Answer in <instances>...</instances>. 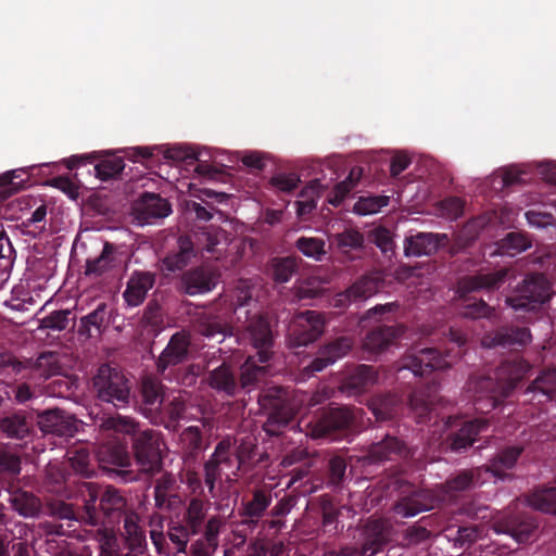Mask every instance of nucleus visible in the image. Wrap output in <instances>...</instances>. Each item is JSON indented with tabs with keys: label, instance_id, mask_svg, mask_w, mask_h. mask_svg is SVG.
<instances>
[{
	"label": "nucleus",
	"instance_id": "nucleus-60",
	"mask_svg": "<svg viewBox=\"0 0 556 556\" xmlns=\"http://www.w3.org/2000/svg\"><path fill=\"white\" fill-rule=\"evenodd\" d=\"M23 169H15L0 176V203L24 188L25 180L21 178Z\"/></svg>",
	"mask_w": 556,
	"mask_h": 556
},
{
	"label": "nucleus",
	"instance_id": "nucleus-59",
	"mask_svg": "<svg viewBox=\"0 0 556 556\" xmlns=\"http://www.w3.org/2000/svg\"><path fill=\"white\" fill-rule=\"evenodd\" d=\"M124 530L128 546L132 552L142 553L147 546V540L144 531L134 520L132 517L126 516L124 519Z\"/></svg>",
	"mask_w": 556,
	"mask_h": 556
},
{
	"label": "nucleus",
	"instance_id": "nucleus-3",
	"mask_svg": "<svg viewBox=\"0 0 556 556\" xmlns=\"http://www.w3.org/2000/svg\"><path fill=\"white\" fill-rule=\"evenodd\" d=\"M528 365L522 361L505 362L491 376H471L467 389L472 393V400L478 410L490 412L500 405L504 399L516 389L528 372Z\"/></svg>",
	"mask_w": 556,
	"mask_h": 556
},
{
	"label": "nucleus",
	"instance_id": "nucleus-47",
	"mask_svg": "<svg viewBox=\"0 0 556 556\" xmlns=\"http://www.w3.org/2000/svg\"><path fill=\"white\" fill-rule=\"evenodd\" d=\"M527 392L548 400H556V368L543 370L527 388Z\"/></svg>",
	"mask_w": 556,
	"mask_h": 556
},
{
	"label": "nucleus",
	"instance_id": "nucleus-44",
	"mask_svg": "<svg viewBox=\"0 0 556 556\" xmlns=\"http://www.w3.org/2000/svg\"><path fill=\"white\" fill-rule=\"evenodd\" d=\"M33 421L24 413H13L0 419V430L11 439L22 440L31 430Z\"/></svg>",
	"mask_w": 556,
	"mask_h": 556
},
{
	"label": "nucleus",
	"instance_id": "nucleus-4",
	"mask_svg": "<svg viewBox=\"0 0 556 556\" xmlns=\"http://www.w3.org/2000/svg\"><path fill=\"white\" fill-rule=\"evenodd\" d=\"M242 336L256 351L240 367L239 391L250 392L267 375V364L273 355L274 338L270 324L264 316L254 315L247 319Z\"/></svg>",
	"mask_w": 556,
	"mask_h": 556
},
{
	"label": "nucleus",
	"instance_id": "nucleus-37",
	"mask_svg": "<svg viewBox=\"0 0 556 556\" xmlns=\"http://www.w3.org/2000/svg\"><path fill=\"white\" fill-rule=\"evenodd\" d=\"M400 334L401 330L395 326L378 325L367 332L364 339V348L374 353L382 352Z\"/></svg>",
	"mask_w": 556,
	"mask_h": 556
},
{
	"label": "nucleus",
	"instance_id": "nucleus-26",
	"mask_svg": "<svg viewBox=\"0 0 556 556\" xmlns=\"http://www.w3.org/2000/svg\"><path fill=\"white\" fill-rule=\"evenodd\" d=\"M206 382L210 388L226 396H236L239 392V382L233 367L223 362L207 371Z\"/></svg>",
	"mask_w": 556,
	"mask_h": 556
},
{
	"label": "nucleus",
	"instance_id": "nucleus-24",
	"mask_svg": "<svg viewBox=\"0 0 556 556\" xmlns=\"http://www.w3.org/2000/svg\"><path fill=\"white\" fill-rule=\"evenodd\" d=\"M535 520L527 515L509 516L503 521L495 522L493 529L496 533H505L518 543L528 542L536 530Z\"/></svg>",
	"mask_w": 556,
	"mask_h": 556
},
{
	"label": "nucleus",
	"instance_id": "nucleus-48",
	"mask_svg": "<svg viewBox=\"0 0 556 556\" xmlns=\"http://www.w3.org/2000/svg\"><path fill=\"white\" fill-rule=\"evenodd\" d=\"M230 330V327L217 316L203 317L197 325L198 333L216 342H223L231 334Z\"/></svg>",
	"mask_w": 556,
	"mask_h": 556
},
{
	"label": "nucleus",
	"instance_id": "nucleus-49",
	"mask_svg": "<svg viewBox=\"0 0 556 556\" xmlns=\"http://www.w3.org/2000/svg\"><path fill=\"white\" fill-rule=\"evenodd\" d=\"M530 247L531 242L525 233L511 231L496 242L495 254L515 256Z\"/></svg>",
	"mask_w": 556,
	"mask_h": 556
},
{
	"label": "nucleus",
	"instance_id": "nucleus-13",
	"mask_svg": "<svg viewBox=\"0 0 556 556\" xmlns=\"http://www.w3.org/2000/svg\"><path fill=\"white\" fill-rule=\"evenodd\" d=\"M452 350L446 351L443 355L435 348H425L414 350L405 354L399 367V371L404 369L410 370L414 376L422 377L437 369H445L452 366L453 358L460 356V351L452 356Z\"/></svg>",
	"mask_w": 556,
	"mask_h": 556
},
{
	"label": "nucleus",
	"instance_id": "nucleus-58",
	"mask_svg": "<svg viewBox=\"0 0 556 556\" xmlns=\"http://www.w3.org/2000/svg\"><path fill=\"white\" fill-rule=\"evenodd\" d=\"M362 173L363 169L361 167H353L349 176L343 181L334 186L328 198V202L336 207L339 206L350 191L355 187L362 176Z\"/></svg>",
	"mask_w": 556,
	"mask_h": 556
},
{
	"label": "nucleus",
	"instance_id": "nucleus-27",
	"mask_svg": "<svg viewBox=\"0 0 556 556\" xmlns=\"http://www.w3.org/2000/svg\"><path fill=\"white\" fill-rule=\"evenodd\" d=\"M155 283V275L151 271L135 270L127 281L123 298L128 306L136 307L142 304L149 290Z\"/></svg>",
	"mask_w": 556,
	"mask_h": 556
},
{
	"label": "nucleus",
	"instance_id": "nucleus-29",
	"mask_svg": "<svg viewBox=\"0 0 556 556\" xmlns=\"http://www.w3.org/2000/svg\"><path fill=\"white\" fill-rule=\"evenodd\" d=\"M186 403L181 396L165 399L161 408L154 413L151 420L163 425L166 429L176 431L185 418Z\"/></svg>",
	"mask_w": 556,
	"mask_h": 556
},
{
	"label": "nucleus",
	"instance_id": "nucleus-11",
	"mask_svg": "<svg viewBox=\"0 0 556 556\" xmlns=\"http://www.w3.org/2000/svg\"><path fill=\"white\" fill-rule=\"evenodd\" d=\"M250 448L242 444L238 455H235L229 439H223L216 444L213 454L203 464L204 483L211 497H216V482L222 478L224 470L232 468L237 460L250 458Z\"/></svg>",
	"mask_w": 556,
	"mask_h": 556
},
{
	"label": "nucleus",
	"instance_id": "nucleus-7",
	"mask_svg": "<svg viewBox=\"0 0 556 556\" xmlns=\"http://www.w3.org/2000/svg\"><path fill=\"white\" fill-rule=\"evenodd\" d=\"M362 413L351 406L329 407L309 422L308 433L313 439L342 440L354 430Z\"/></svg>",
	"mask_w": 556,
	"mask_h": 556
},
{
	"label": "nucleus",
	"instance_id": "nucleus-42",
	"mask_svg": "<svg viewBox=\"0 0 556 556\" xmlns=\"http://www.w3.org/2000/svg\"><path fill=\"white\" fill-rule=\"evenodd\" d=\"M104 453L105 456H102L101 460L119 467V469L117 470V475L121 477L123 482L127 483L137 481L139 479V472H136L131 469H127V467L130 465V458L125 447H106Z\"/></svg>",
	"mask_w": 556,
	"mask_h": 556
},
{
	"label": "nucleus",
	"instance_id": "nucleus-35",
	"mask_svg": "<svg viewBox=\"0 0 556 556\" xmlns=\"http://www.w3.org/2000/svg\"><path fill=\"white\" fill-rule=\"evenodd\" d=\"M302 260L288 255L273 257L267 267V273L275 283H287L300 270Z\"/></svg>",
	"mask_w": 556,
	"mask_h": 556
},
{
	"label": "nucleus",
	"instance_id": "nucleus-56",
	"mask_svg": "<svg viewBox=\"0 0 556 556\" xmlns=\"http://www.w3.org/2000/svg\"><path fill=\"white\" fill-rule=\"evenodd\" d=\"M295 248L306 257L321 262L327 255L326 242L321 238L300 237L295 241Z\"/></svg>",
	"mask_w": 556,
	"mask_h": 556
},
{
	"label": "nucleus",
	"instance_id": "nucleus-62",
	"mask_svg": "<svg viewBox=\"0 0 556 556\" xmlns=\"http://www.w3.org/2000/svg\"><path fill=\"white\" fill-rule=\"evenodd\" d=\"M390 198L387 195L361 197L354 204V213L358 215H370L378 213L382 207L389 204Z\"/></svg>",
	"mask_w": 556,
	"mask_h": 556
},
{
	"label": "nucleus",
	"instance_id": "nucleus-16",
	"mask_svg": "<svg viewBox=\"0 0 556 556\" xmlns=\"http://www.w3.org/2000/svg\"><path fill=\"white\" fill-rule=\"evenodd\" d=\"M190 336L186 331L175 332L156 361V369L166 378V370L184 364L189 357Z\"/></svg>",
	"mask_w": 556,
	"mask_h": 556
},
{
	"label": "nucleus",
	"instance_id": "nucleus-21",
	"mask_svg": "<svg viewBox=\"0 0 556 556\" xmlns=\"http://www.w3.org/2000/svg\"><path fill=\"white\" fill-rule=\"evenodd\" d=\"M408 455L406 444L396 437L387 434L381 441L369 445L364 459L369 464L395 462Z\"/></svg>",
	"mask_w": 556,
	"mask_h": 556
},
{
	"label": "nucleus",
	"instance_id": "nucleus-46",
	"mask_svg": "<svg viewBox=\"0 0 556 556\" xmlns=\"http://www.w3.org/2000/svg\"><path fill=\"white\" fill-rule=\"evenodd\" d=\"M324 186L319 179L312 180L304 189L300 192V200L295 202L296 213L301 218L308 216L317 205Z\"/></svg>",
	"mask_w": 556,
	"mask_h": 556
},
{
	"label": "nucleus",
	"instance_id": "nucleus-52",
	"mask_svg": "<svg viewBox=\"0 0 556 556\" xmlns=\"http://www.w3.org/2000/svg\"><path fill=\"white\" fill-rule=\"evenodd\" d=\"M271 504V495L263 490H255L250 501H242L239 516L262 518Z\"/></svg>",
	"mask_w": 556,
	"mask_h": 556
},
{
	"label": "nucleus",
	"instance_id": "nucleus-53",
	"mask_svg": "<svg viewBox=\"0 0 556 556\" xmlns=\"http://www.w3.org/2000/svg\"><path fill=\"white\" fill-rule=\"evenodd\" d=\"M10 503L12 507L24 517H35L41 509L39 497L26 491L14 493L10 498Z\"/></svg>",
	"mask_w": 556,
	"mask_h": 556
},
{
	"label": "nucleus",
	"instance_id": "nucleus-9",
	"mask_svg": "<svg viewBox=\"0 0 556 556\" xmlns=\"http://www.w3.org/2000/svg\"><path fill=\"white\" fill-rule=\"evenodd\" d=\"M400 491L399 498L393 505L395 515L412 518L420 513L437 508L443 503V496L434 489L417 488L405 480H396Z\"/></svg>",
	"mask_w": 556,
	"mask_h": 556
},
{
	"label": "nucleus",
	"instance_id": "nucleus-36",
	"mask_svg": "<svg viewBox=\"0 0 556 556\" xmlns=\"http://www.w3.org/2000/svg\"><path fill=\"white\" fill-rule=\"evenodd\" d=\"M38 425L42 432L66 435L74 430L73 422L61 409H48L38 414Z\"/></svg>",
	"mask_w": 556,
	"mask_h": 556
},
{
	"label": "nucleus",
	"instance_id": "nucleus-57",
	"mask_svg": "<svg viewBox=\"0 0 556 556\" xmlns=\"http://www.w3.org/2000/svg\"><path fill=\"white\" fill-rule=\"evenodd\" d=\"M325 288L323 281L318 277H307L296 282L293 288L294 298L301 302L323 296Z\"/></svg>",
	"mask_w": 556,
	"mask_h": 556
},
{
	"label": "nucleus",
	"instance_id": "nucleus-61",
	"mask_svg": "<svg viewBox=\"0 0 556 556\" xmlns=\"http://www.w3.org/2000/svg\"><path fill=\"white\" fill-rule=\"evenodd\" d=\"M125 163L123 157L112 156L102 160L98 164L94 165L96 176L103 180L108 181L117 177L124 169Z\"/></svg>",
	"mask_w": 556,
	"mask_h": 556
},
{
	"label": "nucleus",
	"instance_id": "nucleus-32",
	"mask_svg": "<svg viewBox=\"0 0 556 556\" xmlns=\"http://www.w3.org/2000/svg\"><path fill=\"white\" fill-rule=\"evenodd\" d=\"M368 408L378 421L393 419L402 406V399L395 393H379L370 397Z\"/></svg>",
	"mask_w": 556,
	"mask_h": 556
},
{
	"label": "nucleus",
	"instance_id": "nucleus-23",
	"mask_svg": "<svg viewBox=\"0 0 556 556\" xmlns=\"http://www.w3.org/2000/svg\"><path fill=\"white\" fill-rule=\"evenodd\" d=\"M378 380L377 371L370 365H358L351 369L342 380L340 390L348 396H354L365 392Z\"/></svg>",
	"mask_w": 556,
	"mask_h": 556
},
{
	"label": "nucleus",
	"instance_id": "nucleus-39",
	"mask_svg": "<svg viewBox=\"0 0 556 556\" xmlns=\"http://www.w3.org/2000/svg\"><path fill=\"white\" fill-rule=\"evenodd\" d=\"M109 324V312L105 303H100L91 313L80 318L78 333L87 338L100 336Z\"/></svg>",
	"mask_w": 556,
	"mask_h": 556
},
{
	"label": "nucleus",
	"instance_id": "nucleus-1",
	"mask_svg": "<svg viewBox=\"0 0 556 556\" xmlns=\"http://www.w3.org/2000/svg\"><path fill=\"white\" fill-rule=\"evenodd\" d=\"M184 506L182 513L169 518L166 535L163 531L151 530L150 538L159 553L167 556L186 554L190 539L202 531L207 515L206 502L193 496Z\"/></svg>",
	"mask_w": 556,
	"mask_h": 556
},
{
	"label": "nucleus",
	"instance_id": "nucleus-31",
	"mask_svg": "<svg viewBox=\"0 0 556 556\" xmlns=\"http://www.w3.org/2000/svg\"><path fill=\"white\" fill-rule=\"evenodd\" d=\"M195 256L194 243L190 236L182 235L177 239V247L164 258L163 265L169 271L180 270Z\"/></svg>",
	"mask_w": 556,
	"mask_h": 556
},
{
	"label": "nucleus",
	"instance_id": "nucleus-50",
	"mask_svg": "<svg viewBox=\"0 0 556 556\" xmlns=\"http://www.w3.org/2000/svg\"><path fill=\"white\" fill-rule=\"evenodd\" d=\"M495 215L491 212H485L471 219H469L459 232V241L462 245H470L480 235V232L493 223Z\"/></svg>",
	"mask_w": 556,
	"mask_h": 556
},
{
	"label": "nucleus",
	"instance_id": "nucleus-10",
	"mask_svg": "<svg viewBox=\"0 0 556 556\" xmlns=\"http://www.w3.org/2000/svg\"><path fill=\"white\" fill-rule=\"evenodd\" d=\"M92 389L99 401L115 407H124L129 403L130 382L118 369L108 364L101 365L92 378Z\"/></svg>",
	"mask_w": 556,
	"mask_h": 556
},
{
	"label": "nucleus",
	"instance_id": "nucleus-2",
	"mask_svg": "<svg viewBox=\"0 0 556 556\" xmlns=\"http://www.w3.org/2000/svg\"><path fill=\"white\" fill-rule=\"evenodd\" d=\"M104 426L106 429L131 437L132 453L141 473L151 478L162 470V446H165V443L161 432L150 428L141 429L134 418L122 415L108 418Z\"/></svg>",
	"mask_w": 556,
	"mask_h": 556
},
{
	"label": "nucleus",
	"instance_id": "nucleus-41",
	"mask_svg": "<svg viewBox=\"0 0 556 556\" xmlns=\"http://www.w3.org/2000/svg\"><path fill=\"white\" fill-rule=\"evenodd\" d=\"M444 535L452 541L455 547L468 548L484 535V528L478 525L460 526L454 528L448 526L444 529Z\"/></svg>",
	"mask_w": 556,
	"mask_h": 556
},
{
	"label": "nucleus",
	"instance_id": "nucleus-63",
	"mask_svg": "<svg viewBox=\"0 0 556 556\" xmlns=\"http://www.w3.org/2000/svg\"><path fill=\"white\" fill-rule=\"evenodd\" d=\"M253 300V287L250 280L240 279L231 294V305L233 306L235 314L239 316L240 311L248 306Z\"/></svg>",
	"mask_w": 556,
	"mask_h": 556
},
{
	"label": "nucleus",
	"instance_id": "nucleus-25",
	"mask_svg": "<svg viewBox=\"0 0 556 556\" xmlns=\"http://www.w3.org/2000/svg\"><path fill=\"white\" fill-rule=\"evenodd\" d=\"M119 265L117 247L109 241L104 242L101 253L92 258H87L85 275L100 278L111 275Z\"/></svg>",
	"mask_w": 556,
	"mask_h": 556
},
{
	"label": "nucleus",
	"instance_id": "nucleus-12",
	"mask_svg": "<svg viewBox=\"0 0 556 556\" xmlns=\"http://www.w3.org/2000/svg\"><path fill=\"white\" fill-rule=\"evenodd\" d=\"M89 497L85 500L84 511L80 515L83 521L91 526H98L103 522L102 517H112L119 515L126 505L124 496L113 486H106L100 496L99 508L97 507L98 490L91 484H87Z\"/></svg>",
	"mask_w": 556,
	"mask_h": 556
},
{
	"label": "nucleus",
	"instance_id": "nucleus-30",
	"mask_svg": "<svg viewBox=\"0 0 556 556\" xmlns=\"http://www.w3.org/2000/svg\"><path fill=\"white\" fill-rule=\"evenodd\" d=\"M488 426V421L481 418L464 421L462 427L448 438L451 450L459 453L471 446L479 433L484 431Z\"/></svg>",
	"mask_w": 556,
	"mask_h": 556
},
{
	"label": "nucleus",
	"instance_id": "nucleus-54",
	"mask_svg": "<svg viewBox=\"0 0 556 556\" xmlns=\"http://www.w3.org/2000/svg\"><path fill=\"white\" fill-rule=\"evenodd\" d=\"M180 441L187 459L195 460L204 448L202 431L198 426L186 428L180 434Z\"/></svg>",
	"mask_w": 556,
	"mask_h": 556
},
{
	"label": "nucleus",
	"instance_id": "nucleus-14",
	"mask_svg": "<svg viewBox=\"0 0 556 556\" xmlns=\"http://www.w3.org/2000/svg\"><path fill=\"white\" fill-rule=\"evenodd\" d=\"M326 323V315L321 312H301L289 327V345L296 349L315 342L324 333Z\"/></svg>",
	"mask_w": 556,
	"mask_h": 556
},
{
	"label": "nucleus",
	"instance_id": "nucleus-43",
	"mask_svg": "<svg viewBox=\"0 0 556 556\" xmlns=\"http://www.w3.org/2000/svg\"><path fill=\"white\" fill-rule=\"evenodd\" d=\"M319 508L321 515V529L325 534L332 538L343 530L344 525L339 520L340 509L334 505L328 495L319 498Z\"/></svg>",
	"mask_w": 556,
	"mask_h": 556
},
{
	"label": "nucleus",
	"instance_id": "nucleus-38",
	"mask_svg": "<svg viewBox=\"0 0 556 556\" xmlns=\"http://www.w3.org/2000/svg\"><path fill=\"white\" fill-rule=\"evenodd\" d=\"M531 338L529 328L507 326L496 330L489 345H500L503 348L525 346L530 343Z\"/></svg>",
	"mask_w": 556,
	"mask_h": 556
},
{
	"label": "nucleus",
	"instance_id": "nucleus-18",
	"mask_svg": "<svg viewBox=\"0 0 556 556\" xmlns=\"http://www.w3.org/2000/svg\"><path fill=\"white\" fill-rule=\"evenodd\" d=\"M392 527L384 519H368L363 529L361 556H375L390 541Z\"/></svg>",
	"mask_w": 556,
	"mask_h": 556
},
{
	"label": "nucleus",
	"instance_id": "nucleus-22",
	"mask_svg": "<svg viewBox=\"0 0 556 556\" xmlns=\"http://www.w3.org/2000/svg\"><path fill=\"white\" fill-rule=\"evenodd\" d=\"M439 400L438 386L434 382L412 392L409 395V407L418 424L431 420Z\"/></svg>",
	"mask_w": 556,
	"mask_h": 556
},
{
	"label": "nucleus",
	"instance_id": "nucleus-15",
	"mask_svg": "<svg viewBox=\"0 0 556 556\" xmlns=\"http://www.w3.org/2000/svg\"><path fill=\"white\" fill-rule=\"evenodd\" d=\"M180 490L181 488L173 473L161 475L153 485L154 507L164 513L180 510L186 503Z\"/></svg>",
	"mask_w": 556,
	"mask_h": 556
},
{
	"label": "nucleus",
	"instance_id": "nucleus-6",
	"mask_svg": "<svg viewBox=\"0 0 556 556\" xmlns=\"http://www.w3.org/2000/svg\"><path fill=\"white\" fill-rule=\"evenodd\" d=\"M554 296L552 281L543 273H528L505 303L515 311L539 312Z\"/></svg>",
	"mask_w": 556,
	"mask_h": 556
},
{
	"label": "nucleus",
	"instance_id": "nucleus-17",
	"mask_svg": "<svg viewBox=\"0 0 556 556\" xmlns=\"http://www.w3.org/2000/svg\"><path fill=\"white\" fill-rule=\"evenodd\" d=\"M448 242L446 233L420 231L405 238L404 252L406 256H430L445 248Z\"/></svg>",
	"mask_w": 556,
	"mask_h": 556
},
{
	"label": "nucleus",
	"instance_id": "nucleus-19",
	"mask_svg": "<svg viewBox=\"0 0 556 556\" xmlns=\"http://www.w3.org/2000/svg\"><path fill=\"white\" fill-rule=\"evenodd\" d=\"M216 286L215 274L203 266L184 271L177 282V290L187 295H199L212 291Z\"/></svg>",
	"mask_w": 556,
	"mask_h": 556
},
{
	"label": "nucleus",
	"instance_id": "nucleus-34",
	"mask_svg": "<svg viewBox=\"0 0 556 556\" xmlns=\"http://www.w3.org/2000/svg\"><path fill=\"white\" fill-rule=\"evenodd\" d=\"M479 468L471 470H462L455 476L450 477L444 483L438 485L434 490L443 496V502L447 497L454 496L458 492L470 490L476 485L479 478Z\"/></svg>",
	"mask_w": 556,
	"mask_h": 556
},
{
	"label": "nucleus",
	"instance_id": "nucleus-20",
	"mask_svg": "<svg viewBox=\"0 0 556 556\" xmlns=\"http://www.w3.org/2000/svg\"><path fill=\"white\" fill-rule=\"evenodd\" d=\"M172 212L170 203L160 194L144 192L134 204V213L141 224H152Z\"/></svg>",
	"mask_w": 556,
	"mask_h": 556
},
{
	"label": "nucleus",
	"instance_id": "nucleus-40",
	"mask_svg": "<svg viewBox=\"0 0 556 556\" xmlns=\"http://www.w3.org/2000/svg\"><path fill=\"white\" fill-rule=\"evenodd\" d=\"M141 393L143 400V413L147 417L151 418L157 412L164 400V392L162 383L152 378L146 377L141 383Z\"/></svg>",
	"mask_w": 556,
	"mask_h": 556
},
{
	"label": "nucleus",
	"instance_id": "nucleus-8",
	"mask_svg": "<svg viewBox=\"0 0 556 556\" xmlns=\"http://www.w3.org/2000/svg\"><path fill=\"white\" fill-rule=\"evenodd\" d=\"M258 403L267 414L264 430L269 435H279L298 412V403L292 397V392L283 387L268 388L260 394Z\"/></svg>",
	"mask_w": 556,
	"mask_h": 556
},
{
	"label": "nucleus",
	"instance_id": "nucleus-55",
	"mask_svg": "<svg viewBox=\"0 0 556 556\" xmlns=\"http://www.w3.org/2000/svg\"><path fill=\"white\" fill-rule=\"evenodd\" d=\"M71 467L84 477H90L93 473L91 465V454L87 446H73L66 452Z\"/></svg>",
	"mask_w": 556,
	"mask_h": 556
},
{
	"label": "nucleus",
	"instance_id": "nucleus-64",
	"mask_svg": "<svg viewBox=\"0 0 556 556\" xmlns=\"http://www.w3.org/2000/svg\"><path fill=\"white\" fill-rule=\"evenodd\" d=\"M71 309L54 311L40 320V328L52 331H63L68 327L71 319H74Z\"/></svg>",
	"mask_w": 556,
	"mask_h": 556
},
{
	"label": "nucleus",
	"instance_id": "nucleus-45",
	"mask_svg": "<svg viewBox=\"0 0 556 556\" xmlns=\"http://www.w3.org/2000/svg\"><path fill=\"white\" fill-rule=\"evenodd\" d=\"M522 452L523 447L518 445L507 446L501 450L491 459L488 470L496 477H504L506 470L515 467Z\"/></svg>",
	"mask_w": 556,
	"mask_h": 556
},
{
	"label": "nucleus",
	"instance_id": "nucleus-51",
	"mask_svg": "<svg viewBox=\"0 0 556 556\" xmlns=\"http://www.w3.org/2000/svg\"><path fill=\"white\" fill-rule=\"evenodd\" d=\"M528 503L534 509L556 515V485L535 489L528 495Z\"/></svg>",
	"mask_w": 556,
	"mask_h": 556
},
{
	"label": "nucleus",
	"instance_id": "nucleus-33",
	"mask_svg": "<svg viewBox=\"0 0 556 556\" xmlns=\"http://www.w3.org/2000/svg\"><path fill=\"white\" fill-rule=\"evenodd\" d=\"M337 250L349 260H356L365 248L364 235L355 228H346L333 236Z\"/></svg>",
	"mask_w": 556,
	"mask_h": 556
},
{
	"label": "nucleus",
	"instance_id": "nucleus-5",
	"mask_svg": "<svg viewBox=\"0 0 556 556\" xmlns=\"http://www.w3.org/2000/svg\"><path fill=\"white\" fill-rule=\"evenodd\" d=\"M507 274L508 269L501 268L492 273L459 278L456 283V294L463 301L462 314L473 319L489 316L491 307L483 300L470 298L469 294L480 290L498 289L504 283Z\"/></svg>",
	"mask_w": 556,
	"mask_h": 556
},
{
	"label": "nucleus",
	"instance_id": "nucleus-28",
	"mask_svg": "<svg viewBox=\"0 0 556 556\" xmlns=\"http://www.w3.org/2000/svg\"><path fill=\"white\" fill-rule=\"evenodd\" d=\"M383 287V279L378 273L367 274L356 279L344 293L339 294V302L365 301L375 295Z\"/></svg>",
	"mask_w": 556,
	"mask_h": 556
}]
</instances>
